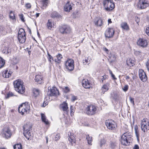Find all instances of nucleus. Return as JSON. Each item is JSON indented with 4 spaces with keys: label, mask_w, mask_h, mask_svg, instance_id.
<instances>
[{
    "label": "nucleus",
    "mask_w": 149,
    "mask_h": 149,
    "mask_svg": "<svg viewBox=\"0 0 149 149\" xmlns=\"http://www.w3.org/2000/svg\"><path fill=\"white\" fill-rule=\"evenodd\" d=\"M31 128V125L30 124H26L23 126V134L28 140L32 136V133L30 130Z\"/></svg>",
    "instance_id": "obj_3"
},
{
    "label": "nucleus",
    "mask_w": 149,
    "mask_h": 149,
    "mask_svg": "<svg viewBox=\"0 0 149 149\" xmlns=\"http://www.w3.org/2000/svg\"><path fill=\"white\" fill-rule=\"evenodd\" d=\"M114 32L115 31L113 28H109L105 32V36L109 38H111L113 36Z\"/></svg>",
    "instance_id": "obj_14"
},
{
    "label": "nucleus",
    "mask_w": 149,
    "mask_h": 149,
    "mask_svg": "<svg viewBox=\"0 0 149 149\" xmlns=\"http://www.w3.org/2000/svg\"><path fill=\"white\" fill-rule=\"evenodd\" d=\"M3 53L6 54H8L10 52V50H9L8 47H6L5 48L4 50L3 51Z\"/></svg>",
    "instance_id": "obj_44"
},
{
    "label": "nucleus",
    "mask_w": 149,
    "mask_h": 149,
    "mask_svg": "<svg viewBox=\"0 0 149 149\" xmlns=\"http://www.w3.org/2000/svg\"><path fill=\"white\" fill-rule=\"evenodd\" d=\"M86 139L88 141V143L90 145H91V142L92 141L93 139L92 137L91 136H90L89 135L86 136Z\"/></svg>",
    "instance_id": "obj_34"
},
{
    "label": "nucleus",
    "mask_w": 149,
    "mask_h": 149,
    "mask_svg": "<svg viewBox=\"0 0 149 149\" xmlns=\"http://www.w3.org/2000/svg\"><path fill=\"white\" fill-rule=\"evenodd\" d=\"M146 32L147 35L149 36V27L146 28Z\"/></svg>",
    "instance_id": "obj_53"
},
{
    "label": "nucleus",
    "mask_w": 149,
    "mask_h": 149,
    "mask_svg": "<svg viewBox=\"0 0 149 149\" xmlns=\"http://www.w3.org/2000/svg\"><path fill=\"white\" fill-rule=\"evenodd\" d=\"M74 136H73L72 135H71V133H70V135L68 138L69 141L70 142L71 144L72 145L73 144V141L74 143Z\"/></svg>",
    "instance_id": "obj_35"
},
{
    "label": "nucleus",
    "mask_w": 149,
    "mask_h": 149,
    "mask_svg": "<svg viewBox=\"0 0 149 149\" xmlns=\"http://www.w3.org/2000/svg\"><path fill=\"white\" fill-rule=\"evenodd\" d=\"M76 99H77V98H76V97H75L74 96H73L72 97V101H75Z\"/></svg>",
    "instance_id": "obj_63"
},
{
    "label": "nucleus",
    "mask_w": 149,
    "mask_h": 149,
    "mask_svg": "<svg viewBox=\"0 0 149 149\" xmlns=\"http://www.w3.org/2000/svg\"><path fill=\"white\" fill-rule=\"evenodd\" d=\"M91 59L89 57H88L87 58H85L84 61L86 63H88L90 62Z\"/></svg>",
    "instance_id": "obj_45"
},
{
    "label": "nucleus",
    "mask_w": 149,
    "mask_h": 149,
    "mask_svg": "<svg viewBox=\"0 0 149 149\" xmlns=\"http://www.w3.org/2000/svg\"><path fill=\"white\" fill-rule=\"evenodd\" d=\"M137 44L142 47H146L147 45L148 42L146 40L140 38L137 42Z\"/></svg>",
    "instance_id": "obj_15"
},
{
    "label": "nucleus",
    "mask_w": 149,
    "mask_h": 149,
    "mask_svg": "<svg viewBox=\"0 0 149 149\" xmlns=\"http://www.w3.org/2000/svg\"><path fill=\"white\" fill-rule=\"evenodd\" d=\"M58 91L56 87L53 88L51 89L50 93L49 95L50 96H56L58 94Z\"/></svg>",
    "instance_id": "obj_19"
},
{
    "label": "nucleus",
    "mask_w": 149,
    "mask_h": 149,
    "mask_svg": "<svg viewBox=\"0 0 149 149\" xmlns=\"http://www.w3.org/2000/svg\"><path fill=\"white\" fill-rule=\"evenodd\" d=\"M106 78V75H104V76L102 77V78L101 79V80L102 81V82H103V81L104 79Z\"/></svg>",
    "instance_id": "obj_55"
},
{
    "label": "nucleus",
    "mask_w": 149,
    "mask_h": 149,
    "mask_svg": "<svg viewBox=\"0 0 149 149\" xmlns=\"http://www.w3.org/2000/svg\"><path fill=\"white\" fill-rule=\"evenodd\" d=\"M5 64V61L0 57V68L2 67Z\"/></svg>",
    "instance_id": "obj_40"
},
{
    "label": "nucleus",
    "mask_w": 149,
    "mask_h": 149,
    "mask_svg": "<svg viewBox=\"0 0 149 149\" xmlns=\"http://www.w3.org/2000/svg\"><path fill=\"white\" fill-rule=\"evenodd\" d=\"M12 72L11 71H9L8 72V71L6 70L3 71L2 72V76L3 77L5 78H8L11 76V74Z\"/></svg>",
    "instance_id": "obj_20"
},
{
    "label": "nucleus",
    "mask_w": 149,
    "mask_h": 149,
    "mask_svg": "<svg viewBox=\"0 0 149 149\" xmlns=\"http://www.w3.org/2000/svg\"><path fill=\"white\" fill-rule=\"evenodd\" d=\"M111 77H112V78L113 79H116V78L115 77V75L113 74H112L111 75Z\"/></svg>",
    "instance_id": "obj_62"
},
{
    "label": "nucleus",
    "mask_w": 149,
    "mask_h": 149,
    "mask_svg": "<svg viewBox=\"0 0 149 149\" xmlns=\"http://www.w3.org/2000/svg\"><path fill=\"white\" fill-rule=\"evenodd\" d=\"M52 17L53 18L58 17H60V15L57 12H54L51 15Z\"/></svg>",
    "instance_id": "obj_38"
},
{
    "label": "nucleus",
    "mask_w": 149,
    "mask_h": 149,
    "mask_svg": "<svg viewBox=\"0 0 149 149\" xmlns=\"http://www.w3.org/2000/svg\"><path fill=\"white\" fill-rule=\"evenodd\" d=\"M99 142L100 146V147H102L103 145L105 144L106 141L104 139H100Z\"/></svg>",
    "instance_id": "obj_39"
},
{
    "label": "nucleus",
    "mask_w": 149,
    "mask_h": 149,
    "mask_svg": "<svg viewBox=\"0 0 149 149\" xmlns=\"http://www.w3.org/2000/svg\"><path fill=\"white\" fill-rule=\"evenodd\" d=\"M105 124L107 127L111 130L114 129L116 127V123L111 120H106Z\"/></svg>",
    "instance_id": "obj_10"
},
{
    "label": "nucleus",
    "mask_w": 149,
    "mask_h": 149,
    "mask_svg": "<svg viewBox=\"0 0 149 149\" xmlns=\"http://www.w3.org/2000/svg\"><path fill=\"white\" fill-rule=\"evenodd\" d=\"M13 62L14 64H17L18 62V60L16 58H14L13 59Z\"/></svg>",
    "instance_id": "obj_46"
},
{
    "label": "nucleus",
    "mask_w": 149,
    "mask_h": 149,
    "mask_svg": "<svg viewBox=\"0 0 149 149\" xmlns=\"http://www.w3.org/2000/svg\"><path fill=\"white\" fill-rule=\"evenodd\" d=\"M110 147L112 148H115L117 147V143L116 141H111L110 145Z\"/></svg>",
    "instance_id": "obj_33"
},
{
    "label": "nucleus",
    "mask_w": 149,
    "mask_h": 149,
    "mask_svg": "<svg viewBox=\"0 0 149 149\" xmlns=\"http://www.w3.org/2000/svg\"><path fill=\"white\" fill-rule=\"evenodd\" d=\"M134 61L131 59H127L126 61V63L128 66L131 67L133 66L134 65Z\"/></svg>",
    "instance_id": "obj_28"
},
{
    "label": "nucleus",
    "mask_w": 149,
    "mask_h": 149,
    "mask_svg": "<svg viewBox=\"0 0 149 149\" xmlns=\"http://www.w3.org/2000/svg\"><path fill=\"white\" fill-rule=\"evenodd\" d=\"M48 59L49 61L51 63H52V62H53V60L52 58V57L48 53Z\"/></svg>",
    "instance_id": "obj_42"
},
{
    "label": "nucleus",
    "mask_w": 149,
    "mask_h": 149,
    "mask_svg": "<svg viewBox=\"0 0 149 149\" xmlns=\"http://www.w3.org/2000/svg\"><path fill=\"white\" fill-rule=\"evenodd\" d=\"M0 33L3 35H5L7 33L6 30L4 27L0 26Z\"/></svg>",
    "instance_id": "obj_32"
},
{
    "label": "nucleus",
    "mask_w": 149,
    "mask_h": 149,
    "mask_svg": "<svg viewBox=\"0 0 149 149\" xmlns=\"http://www.w3.org/2000/svg\"><path fill=\"white\" fill-rule=\"evenodd\" d=\"M139 76L141 80L143 82L147 81L148 77L145 72L142 70H139Z\"/></svg>",
    "instance_id": "obj_13"
},
{
    "label": "nucleus",
    "mask_w": 149,
    "mask_h": 149,
    "mask_svg": "<svg viewBox=\"0 0 149 149\" xmlns=\"http://www.w3.org/2000/svg\"><path fill=\"white\" fill-rule=\"evenodd\" d=\"M52 24H52L51 20H48V22L47 24V28L51 30L53 26Z\"/></svg>",
    "instance_id": "obj_31"
},
{
    "label": "nucleus",
    "mask_w": 149,
    "mask_h": 149,
    "mask_svg": "<svg viewBox=\"0 0 149 149\" xmlns=\"http://www.w3.org/2000/svg\"><path fill=\"white\" fill-rule=\"evenodd\" d=\"M136 21V23L139 24V23L140 22V19L138 17H135Z\"/></svg>",
    "instance_id": "obj_56"
},
{
    "label": "nucleus",
    "mask_w": 149,
    "mask_h": 149,
    "mask_svg": "<svg viewBox=\"0 0 149 149\" xmlns=\"http://www.w3.org/2000/svg\"><path fill=\"white\" fill-rule=\"evenodd\" d=\"M121 27L123 29L125 30H128L129 29V27L126 22H122L120 24Z\"/></svg>",
    "instance_id": "obj_27"
},
{
    "label": "nucleus",
    "mask_w": 149,
    "mask_h": 149,
    "mask_svg": "<svg viewBox=\"0 0 149 149\" xmlns=\"http://www.w3.org/2000/svg\"><path fill=\"white\" fill-rule=\"evenodd\" d=\"M146 68L148 70L149 72V60H148L146 63Z\"/></svg>",
    "instance_id": "obj_50"
},
{
    "label": "nucleus",
    "mask_w": 149,
    "mask_h": 149,
    "mask_svg": "<svg viewBox=\"0 0 149 149\" xmlns=\"http://www.w3.org/2000/svg\"><path fill=\"white\" fill-rule=\"evenodd\" d=\"M149 125V123L147 121V118H144L142 120L141 123V125Z\"/></svg>",
    "instance_id": "obj_36"
},
{
    "label": "nucleus",
    "mask_w": 149,
    "mask_h": 149,
    "mask_svg": "<svg viewBox=\"0 0 149 149\" xmlns=\"http://www.w3.org/2000/svg\"><path fill=\"white\" fill-rule=\"evenodd\" d=\"M56 57L57 58H58V59L61 60V59L62 58V56L61 54H58V55H57L56 56Z\"/></svg>",
    "instance_id": "obj_48"
},
{
    "label": "nucleus",
    "mask_w": 149,
    "mask_h": 149,
    "mask_svg": "<svg viewBox=\"0 0 149 149\" xmlns=\"http://www.w3.org/2000/svg\"><path fill=\"white\" fill-rule=\"evenodd\" d=\"M18 39L19 42L21 43L24 42L26 40V34L24 30L21 28L18 32Z\"/></svg>",
    "instance_id": "obj_6"
},
{
    "label": "nucleus",
    "mask_w": 149,
    "mask_h": 149,
    "mask_svg": "<svg viewBox=\"0 0 149 149\" xmlns=\"http://www.w3.org/2000/svg\"><path fill=\"white\" fill-rule=\"evenodd\" d=\"M135 134L137 140H139V133L138 127L137 125H135L134 127Z\"/></svg>",
    "instance_id": "obj_26"
},
{
    "label": "nucleus",
    "mask_w": 149,
    "mask_h": 149,
    "mask_svg": "<svg viewBox=\"0 0 149 149\" xmlns=\"http://www.w3.org/2000/svg\"><path fill=\"white\" fill-rule=\"evenodd\" d=\"M74 61L72 59H69L65 62V65L66 69L70 71H72L74 69Z\"/></svg>",
    "instance_id": "obj_8"
},
{
    "label": "nucleus",
    "mask_w": 149,
    "mask_h": 149,
    "mask_svg": "<svg viewBox=\"0 0 149 149\" xmlns=\"http://www.w3.org/2000/svg\"><path fill=\"white\" fill-rule=\"evenodd\" d=\"M59 31L62 34H67L71 33V29L69 26L64 25L59 27Z\"/></svg>",
    "instance_id": "obj_7"
},
{
    "label": "nucleus",
    "mask_w": 149,
    "mask_h": 149,
    "mask_svg": "<svg viewBox=\"0 0 149 149\" xmlns=\"http://www.w3.org/2000/svg\"><path fill=\"white\" fill-rule=\"evenodd\" d=\"M19 17L20 19H21L22 21L23 22H24L25 21L23 15L22 14L19 15Z\"/></svg>",
    "instance_id": "obj_49"
},
{
    "label": "nucleus",
    "mask_w": 149,
    "mask_h": 149,
    "mask_svg": "<svg viewBox=\"0 0 149 149\" xmlns=\"http://www.w3.org/2000/svg\"><path fill=\"white\" fill-rule=\"evenodd\" d=\"M129 88V86L128 85H126L122 87L123 90L125 92L127 91Z\"/></svg>",
    "instance_id": "obj_43"
},
{
    "label": "nucleus",
    "mask_w": 149,
    "mask_h": 149,
    "mask_svg": "<svg viewBox=\"0 0 149 149\" xmlns=\"http://www.w3.org/2000/svg\"><path fill=\"white\" fill-rule=\"evenodd\" d=\"M141 130L144 132H147L148 130H149V125H141Z\"/></svg>",
    "instance_id": "obj_25"
},
{
    "label": "nucleus",
    "mask_w": 149,
    "mask_h": 149,
    "mask_svg": "<svg viewBox=\"0 0 149 149\" xmlns=\"http://www.w3.org/2000/svg\"><path fill=\"white\" fill-rule=\"evenodd\" d=\"M41 119L42 122L45 123L46 125L48 124L49 122L48 120L46 119V117L45 115L42 113H41Z\"/></svg>",
    "instance_id": "obj_24"
},
{
    "label": "nucleus",
    "mask_w": 149,
    "mask_h": 149,
    "mask_svg": "<svg viewBox=\"0 0 149 149\" xmlns=\"http://www.w3.org/2000/svg\"><path fill=\"white\" fill-rule=\"evenodd\" d=\"M61 107L63 109V111L68 112V106L67 103L65 102H63V104L61 105Z\"/></svg>",
    "instance_id": "obj_22"
},
{
    "label": "nucleus",
    "mask_w": 149,
    "mask_h": 149,
    "mask_svg": "<svg viewBox=\"0 0 149 149\" xmlns=\"http://www.w3.org/2000/svg\"><path fill=\"white\" fill-rule=\"evenodd\" d=\"M60 139V135L58 134H57L55 136V140L57 141Z\"/></svg>",
    "instance_id": "obj_52"
},
{
    "label": "nucleus",
    "mask_w": 149,
    "mask_h": 149,
    "mask_svg": "<svg viewBox=\"0 0 149 149\" xmlns=\"http://www.w3.org/2000/svg\"><path fill=\"white\" fill-rule=\"evenodd\" d=\"M64 9L65 10L66 12H69L70 10L72 9L71 4L69 2H68L65 4L64 6Z\"/></svg>",
    "instance_id": "obj_21"
},
{
    "label": "nucleus",
    "mask_w": 149,
    "mask_h": 149,
    "mask_svg": "<svg viewBox=\"0 0 149 149\" xmlns=\"http://www.w3.org/2000/svg\"><path fill=\"white\" fill-rule=\"evenodd\" d=\"M30 104L29 102H25L23 103L19 107L18 109V111L22 115L25 112L26 113H29L30 112Z\"/></svg>",
    "instance_id": "obj_2"
},
{
    "label": "nucleus",
    "mask_w": 149,
    "mask_h": 149,
    "mask_svg": "<svg viewBox=\"0 0 149 149\" xmlns=\"http://www.w3.org/2000/svg\"><path fill=\"white\" fill-rule=\"evenodd\" d=\"M23 83V82L19 79L13 82L15 90L21 94H23L25 92V87Z\"/></svg>",
    "instance_id": "obj_1"
},
{
    "label": "nucleus",
    "mask_w": 149,
    "mask_h": 149,
    "mask_svg": "<svg viewBox=\"0 0 149 149\" xmlns=\"http://www.w3.org/2000/svg\"><path fill=\"white\" fill-rule=\"evenodd\" d=\"M70 91L68 87H65L64 89V91L65 93H67L68 92Z\"/></svg>",
    "instance_id": "obj_47"
},
{
    "label": "nucleus",
    "mask_w": 149,
    "mask_h": 149,
    "mask_svg": "<svg viewBox=\"0 0 149 149\" xmlns=\"http://www.w3.org/2000/svg\"><path fill=\"white\" fill-rule=\"evenodd\" d=\"M42 2L43 3V5L46 6L47 4V1L48 0H42Z\"/></svg>",
    "instance_id": "obj_59"
},
{
    "label": "nucleus",
    "mask_w": 149,
    "mask_h": 149,
    "mask_svg": "<svg viewBox=\"0 0 149 149\" xmlns=\"http://www.w3.org/2000/svg\"><path fill=\"white\" fill-rule=\"evenodd\" d=\"M9 18L13 20L15 19V16L13 11H11L9 13Z\"/></svg>",
    "instance_id": "obj_37"
},
{
    "label": "nucleus",
    "mask_w": 149,
    "mask_h": 149,
    "mask_svg": "<svg viewBox=\"0 0 149 149\" xmlns=\"http://www.w3.org/2000/svg\"><path fill=\"white\" fill-rule=\"evenodd\" d=\"M82 83L83 86L85 88H89L91 86V84L88 79H84L82 80Z\"/></svg>",
    "instance_id": "obj_16"
},
{
    "label": "nucleus",
    "mask_w": 149,
    "mask_h": 149,
    "mask_svg": "<svg viewBox=\"0 0 149 149\" xmlns=\"http://www.w3.org/2000/svg\"><path fill=\"white\" fill-rule=\"evenodd\" d=\"M33 95L35 97H36L40 95V91L37 89L34 88L33 89Z\"/></svg>",
    "instance_id": "obj_23"
},
{
    "label": "nucleus",
    "mask_w": 149,
    "mask_h": 149,
    "mask_svg": "<svg viewBox=\"0 0 149 149\" xmlns=\"http://www.w3.org/2000/svg\"><path fill=\"white\" fill-rule=\"evenodd\" d=\"M35 79L36 81L38 82L39 84H41L43 82L41 76L39 75H36V76Z\"/></svg>",
    "instance_id": "obj_29"
},
{
    "label": "nucleus",
    "mask_w": 149,
    "mask_h": 149,
    "mask_svg": "<svg viewBox=\"0 0 149 149\" xmlns=\"http://www.w3.org/2000/svg\"><path fill=\"white\" fill-rule=\"evenodd\" d=\"M13 95V94L12 93H9L7 95L8 97L12 96Z\"/></svg>",
    "instance_id": "obj_60"
},
{
    "label": "nucleus",
    "mask_w": 149,
    "mask_h": 149,
    "mask_svg": "<svg viewBox=\"0 0 149 149\" xmlns=\"http://www.w3.org/2000/svg\"><path fill=\"white\" fill-rule=\"evenodd\" d=\"M94 22L95 25L97 26H101L102 25V20L99 17L95 18Z\"/></svg>",
    "instance_id": "obj_17"
},
{
    "label": "nucleus",
    "mask_w": 149,
    "mask_h": 149,
    "mask_svg": "<svg viewBox=\"0 0 149 149\" xmlns=\"http://www.w3.org/2000/svg\"><path fill=\"white\" fill-rule=\"evenodd\" d=\"M130 101L132 103H133V104L134 105V98H133L131 97H130Z\"/></svg>",
    "instance_id": "obj_58"
},
{
    "label": "nucleus",
    "mask_w": 149,
    "mask_h": 149,
    "mask_svg": "<svg viewBox=\"0 0 149 149\" xmlns=\"http://www.w3.org/2000/svg\"><path fill=\"white\" fill-rule=\"evenodd\" d=\"M139 147L137 145H135L133 148V149H139Z\"/></svg>",
    "instance_id": "obj_61"
},
{
    "label": "nucleus",
    "mask_w": 149,
    "mask_h": 149,
    "mask_svg": "<svg viewBox=\"0 0 149 149\" xmlns=\"http://www.w3.org/2000/svg\"><path fill=\"white\" fill-rule=\"evenodd\" d=\"M104 4L105 6H107V7L105 9L107 11L111 10L115 7L114 3L109 0H106L105 1Z\"/></svg>",
    "instance_id": "obj_11"
},
{
    "label": "nucleus",
    "mask_w": 149,
    "mask_h": 149,
    "mask_svg": "<svg viewBox=\"0 0 149 149\" xmlns=\"http://www.w3.org/2000/svg\"><path fill=\"white\" fill-rule=\"evenodd\" d=\"M148 0H139L138 3V8L141 9H144L149 6L148 3Z\"/></svg>",
    "instance_id": "obj_9"
},
{
    "label": "nucleus",
    "mask_w": 149,
    "mask_h": 149,
    "mask_svg": "<svg viewBox=\"0 0 149 149\" xmlns=\"http://www.w3.org/2000/svg\"><path fill=\"white\" fill-rule=\"evenodd\" d=\"M2 136L6 139L10 138L11 135V133L10 130L8 128H5L2 132Z\"/></svg>",
    "instance_id": "obj_12"
},
{
    "label": "nucleus",
    "mask_w": 149,
    "mask_h": 149,
    "mask_svg": "<svg viewBox=\"0 0 149 149\" xmlns=\"http://www.w3.org/2000/svg\"><path fill=\"white\" fill-rule=\"evenodd\" d=\"M108 22L109 24L111 23H112L111 19H109L108 20Z\"/></svg>",
    "instance_id": "obj_64"
},
{
    "label": "nucleus",
    "mask_w": 149,
    "mask_h": 149,
    "mask_svg": "<svg viewBox=\"0 0 149 149\" xmlns=\"http://www.w3.org/2000/svg\"><path fill=\"white\" fill-rule=\"evenodd\" d=\"M131 136L128 135L127 132L125 133L122 135L121 138V142L122 145L128 146L130 145L131 140Z\"/></svg>",
    "instance_id": "obj_4"
},
{
    "label": "nucleus",
    "mask_w": 149,
    "mask_h": 149,
    "mask_svg": "<svg viewBox=\"0 0 149 149\" xmlns=\"http://www.w3.org/2000/svg\"><path fill=\"white\" fill-rule=\"evenodd\" d=\"M25 6L26 8H31V5L29 3H28L26 4L25 5Z\"/></svg>",
    "instance_id": "obj_51"
},
{
    "label": "nucleus",
    "mask_w": 149,
    "mask_h": 149,
    "mask_svg": "<svg viewBox=\"0 0 149 149\" xmlns=\"http://www.w3.org/2000/svg\"><path fill=\"white\" fill-rule=\"evenodd\" d=\"M109 83H107L105 84H104L101 88L102 93L104 94V93L109 90Z\"/></svg>",
    "instance_id": "obj_18"
},
{
    "label": "nucleus",
    "mask_w": 149,
    "mask_h": 149,
    "mask_svg": "<svg viewBox=\"0 0 149 149\" xmlns=\"http://www.w3.org/2000/svg\"><path fill=\"white\" fill-rule=\"evenodd\" d=\"M55 61L56 62L58 63H59L61 62V60L57 58L55 59Z\"/></svg>",
    "instance_id": "obj_54"
},
{
    "label": "nucleus",
    "mask_w": 149,
    "mask_h": 149,
    "mask_svg": "<svg viewBox=\"0 0 149 149\" xmlns=\"http://www.w3.org/2000/svg\"><path fill=\"white\" fill-rule=\"evenodd\" d=\"M102 49L107 53L109 52V50L105 47H103L102 48Z\"/></svg>",
    "instance_id": "obj_57"
},
{
    "label": "nucleus",
    "mask_w": 149,
    "mask_h": 149,
    "mask_svg": "<svg viewBox=\"0 0 149 149\" xmlns=\"http://www.w3.org/2000/svg\"><path fill=\"white\" fill-rule=\"evenodd\" d=\"M97 107L94 105H91L88 106L86 109L85 112L88 115L92 116L96 113Z\"/></svg>",
    "instance_id": "obj_5"
},
{
    "label": "nucleus",
    "mask_w": 149,
    "mask_h": 149,
    "mask_svg": "<svg viewBox=\"0 0 149 149\" xmlns=\"http://www.w3.org/2000/svg\"><path fill=\"white\" fill-rule=\"evenodd\" d=\"M80 13L77 10L74 12L72 14V16L74 18H77L80 17Z\"/></svg>",
    "instance_id": "obj_30"
},
{
    "label": "nucleus",
    "mask_w": 149,
    "mask_h": 149,
    "mask_svg": "<svg viewBox=\"0 0 149 149\" xmlns=\"http://www.w3.org/2000/svg\"><path fill=\"white\" fill-rule=\"evenodd\" d=\"M14 149H22V146L20 144H17L14 146Z\"/></svg>",
    "instance_id": "obj_41"
}]
</instances>
